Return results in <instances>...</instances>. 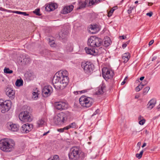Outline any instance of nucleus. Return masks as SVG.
Returning <instances> with one entry per match:
<instances>
[{"label":"nucleus","instance_id":"obj_59","mask_svg":"<svg viewBox=\"0 0 160 160\" xmlns=\"http://www.w3.org/2000/svg\"><path fill=\"white\" fill-rule=\"evenodd\" d=\"M125 83V81L124 80L121 83V85H123Z\"/></svg>","mask_w":160,"mask_h":160},{"label":"nucleus","instance_id":"obj_52","mask_svg":"<svg viewBox=\"0 0 160 160\" xmlns=\"http://www.w3.org/2000/svg\"><path fill=\"white\" fill-rule=\"evenodd\" d=\"M141 144V142H139L137 143V146L139 148H140Z\"/></svg>","mask_w":160,"mask_h":160},{"label":"nucleus","instance_id":"obj_1","mask_svg":"<svg viewBox=\"0 0 160 160\" xmlns=\"http://www.w3.org/2000/svg\"><path fill=\"white\" fill-rule=\"evenodd\" d=\"M58 76H55L52 82L55 88L58 90L63 89L69 82L68 73L66 70L59 71Z\"/></svg>","mask_w":160,"mask_h":160},{"label":"nucleus","instance_id":"obj_15","mask_svg":"<svg viewBox=\"0 0 160 160\" xmlns=\"http://www.w3.org/2000/svg\"><path fill=\"white\" fill-rule=\"evenodd\" d=\"M5 92L6 94L11 99H12L14 98L15 92L12 89L7 88L6 89Z\"/></svg>","mask_w":160,"mask_h":160},{"label":"nucleus","instance_id":"obj_12","mask_svg":"<svg viewBox=\"0 0 160 160\" xmlns=\"http://www.w3.org/2000/svg\"><path fill=\"white\" fill-rule=\"evenodd\" d=\"M33 128V125L27 123L23 125L21 128V131L23 133H27L29 132Z\"/></svg>","mask_w":160,"mask_h":160},{"label":"nucleus","instance_id":"obj_34","mask_svg":"<svg viewBox=\"0 0 160 160\" xmlns=\"http://www.w3.org/2000/svg\"><path fill=\"white\" fill-rule=\"evenodd\" d=\"M44 121L42 119L38 120L37 122V124L38 127H40L44 123Z\"/></svg>","mask_w":160,"mask_h":160},{"label":"nucleus","instance_id":"obj_57","mask_svg":"<svg viewBox=\"0 0 160 160\" xmlns=\"http://www.w3.org/2000/svg\"><path fill=\"white\" fill-rule=\"evenodd\" d=\"M144 78V77L143 76L142 77H140L139 78V79L141 81Z\"/></svg>","mask_w":160,"mask_h":160},{"label":"nucleus","instance_id":"obj_20","mask_svg":"<svg viewBox=\"0 0 160 160\" xmlns=\"http://www.w3.org/2000/svg\"><path fill=\"white\" fill-rule=\"evenodd\" d=\"M156 104V100L153 99H151L148 102L147 104L148 108L149 110L152 108Z\"/></svg>","mask_w":160,"mask_h":160},{"label":"nucleus","instance_id":"obj_35","mask_svg":"<svg viewBox=\"0 0 160 160\" xmlns=\"http://www.w3.org/2000/svg\"><path fill=\"white\" fill-rule=\"evenodd\" d=\"M143 150L141 151L140 152V153H137L136 154V157L139 159H140L142 157V155L143 153Z\"/></svg>","mask_w":160,"mask_h":160},{"label":"nucleus","instance_id":"obj_58","mask_svg":"<svg viewBox=\"0 0 160 160\" xmlns=\"http://www.w3.org/2000/svg\"><path fill=\"white\" fill-rule=\"evenodd\" d=\"M146 144H147L146 143H145V142L144 143L143 145L142 146V148H143L144 147H145V146H146Z\"/></svg>","mask_w":160,"mask_h":160},{"label":"nucleus","instance_id":"obj_53","mask_svg":"<svg viewBox=\"0 0 160 160\" xmlns=\"http://www.w3.org/2000/svg\"><path fill=\"white\" fill-rule=\"evenodd\" d=\"M49 131H48L46 132H45L43 134V136H45V135H47L48 133H49Z\"/></svg>","mask_w":160,"mask_h":160},{"label":"nucleus","instance_id":"obj_64","mask_svg":"<svg viewBox=\"0 0 160 160\" xmlns=\"http://www.w3.org/2000/svg\"><path fill=\"white\" fill-rule=\"evenodd\" d=\"M129 42L130 41H128L126 43H127V44H128Z\"/></svg>","mask_w":160,"mask_h":160},{"label":"nucleus","instance_id":"obj_49","mask_svg":"<svg viewBox=\"0 0 160 160\" xmlns=\"http://www.w3.org/2000/svg\"><path fill=\"white\" fill-rule=\"evenodd\" d=\"M87 92V90H83L82 91H77V92L78 93V92H80V93H84L85 92Z\"/></svg>","mask_w":160,"mask_h":160},{"label":"nucleus","instance_id":"obj_29","mask_svg":"<svg viewBox=\"0 0 160 160\" xmlns=\"http://www.w3.org/2000/svg\"><path fill=\"white\" fill-rule=\"evenodd\" d=\"M23 83V82L22 79H18L15 83V85L17 87H20L22 86Z\"/></svg>","mask_w":160,"mask_h":160},{"label":"nucleus","instance_id":"obj_51","mask_svg":"<svg viewBox=\"0 0 160 160\" xmlns=\"http://www.w3.org/2000/svg\"><path fill=\"white\" fill-rule=\"evenodd\" d=\"M127 46V44L126 43H124L122 44V47L123 48H125Z\"/></svg>","mask_w":160,"mask_h":160},{"label":"nucleus","instance_id":"obj_46","mask_svg":"<svg viewBox=\"0 0 160 160\" xmlns=\"http://www.w3.org/2000/svg\"><path fill=\"white\" fill-rule=\"evenodd\" d=\"M140 85H139L136 88V90L137 92H138L140 90Z\"/></svg>","mask_w":160,"mask_h":160},{"label":"nucleus","instance_id":"obj_61","mask_svg":"<svg viewBox=\"0 0 160 160\" xmlns=\"http://www.w3.org/2000/svg\"><path fill=\"white\" fill-rule=\"evenodd\" d=\"M142 118H143L141 116H140L138 117V119L140 120H142Z\"/></svg>","mask_w":160,"mask_h":160},{"label":"nucleus","instance_id":"obj_13","mask_svg":"<svg viewBox=\"0 0 160 160\" xmlns=\"http://www.w3.org/2000/svg\"><path fill=\"white\" fill-rule=\"evenodd\" d=\"M52 91V88L51 86H45L42 90V95L43 97H47L50 95Z\"/></svg>","mask_w":160,"mask_h":160},{"label":"nucleus","instance_id":"obj_18","mask_svg":"<svg viewBox=\"0 0 160 160\" xmlns=\"http://www.w3.org/2000/svg\"><path fill=\"white\" fill-rule=\"evenodd\" d=\"M8 128L9 130L13 132H16L19 130V126L16 124H8Z\"/></svg>","mask_w":160,"mask_h":160},{"label":"nucleus","instance_id":"obj_39","mask_svg":"<svg viewBox=\"0 0 160 160\" xmlns=\"http://www.w3.org/2000/svg\"><path fill=\"white\" fill-rule=\"evenodd\" d=\"M114 8V9L113 8L111 10L108 12V16L109 17H110L112 16V13L116 9L115 8H116V7H113V8Z\"/></svg>","mask_w":160,"mask_h":160},{"label":"nucleus","instance_id":"obj_47","mask_svg":"<svg viewBox=\"0 0 160 160\" xmlns=\"http://www.w3.org/2000/svg\"><path fill=\"white\" fill-rule=\"evenodd\" d=\"M152 12H150L149 13H148L146 14V15L147 16H149L150 17H151L152 15Z\"/></svg>","mask_w":160,"mask_h":160},{"label":"nucleus","instance_id":"obj_10","mask_svg":"<svg viewBox=\"0 0 160 160\" xmlns=\"http://www.w3.org/2000/svg\"><path fill=\"white\" fill-rule=\"evenodd\" d=\"M19 119L24 122H30L32 120V118L29 115V112L24 111L21 112L19 115Z\"/></svg>","mask_w":160,"mask_h":160},{"label":"nucleus","instance_id":"obj_4","mask_svg":"<svg viewBox=\"0 0 160 160\" xmlns=\"http://www.w3.org/2000/svg\"><path fill=\"white\" fill-rule=\"evenodd\" d=\"M88 46L93 48L98 47L102 44V40L95 36H92L88 39Z\"/></svg>","mask_w":160,"mask_h":160},{"label":"nucleus","instance_id":"obj_28","mask_svg":"<svg viewBox=\"0 0 160 160\" xmlns=\"http://www.w3.org/2000/svg\"><path fill=\"white\" fill-rule=\"evenodd\" d=\"M40 92L36 89L32 93V98L35 100L37 99Z\"/></svg>","mask_w":160,"mask_h":160},{"label":"nucleus","instance_id":"obj_56","mask_svg":"<svg viewBox=\"0 0 160 160\" xmlns=\"http://www.w3.org/2000/svg\"><path fill=\"white\" fill-rule=\"evenodd\" d=\"M120 38H122V39H124L126 38V37L124 38L123 36H120Z\"/></svg>","mask_w":160,"mask_h":160},{"label":"nucleus","instance_id":"obj_25","mask_svg":"<svg viewBox=\"0 0 160 160\" xmlns=\"http://www.w3.org/2000/svg\"><path fill=\"white\" fill-rule=\"evenodd\" d=\"M66 51L68 52H71L73 50V45L71 43H69L66 45Z\"/></svg>","mask_w":160,"mask_h":160},{"label":"nucleus","instance_id":"obj_17","mask_svg":"<svg viewBox=\"0 0 160 160\" xmlns=\"http://www.w3.org/2000/svg\"><path fill=\"white\" fill-rule=\"evenodd\" d=\"M57 8V5L56 3H51L46 5L45 10L47 11H53Z\"/></svg>","mask_w":160,"mask_h":160},{"label":"nucleus","instance_id":"obj_44","mask_svg":"<svg viewBox=\"0 0 160 160\" xmlns=\"http://www.w3.org/2000/svg\"><path fill=\"white\" fill-rule=\"evenodd\" d=\"M26 75H28L29 78V79H32V74L31 72H28Z\"/></svg>","mask_w":160,"mask_h":160},{"label":"nucleus","instance_id":"obj_21","mask_svg":"<svg viewBox=\"0 0 160 160\" xmlns=\"http://www.w3.org/2000/svg\"><path fill=\"white\" fill-rule=\"evenodd\" d=\"M85 50L86 52L88 54L91 55L95 56L97 53L96 52L95 50L94 49H91L88 48L86 47L85 48Z\"/></svg>","mask_w":160,"mask_h":160},{"label":"nucleus","instance_id":"obj_33","mask_svg":"<svg viewBox=\"0 0 160 160\" xmlns=\"http://www.w3.org/2000/svg\"><path fill=\"white\" fill-rule=\"evenodd\" d=\"M13 12L19 14H22L24 16H28L29 15L26 12H21L18 11H16Z\"/></svg>","mask_w":160,"mask_h":160},{"label":"nucleus","instance_id":"obj_41","mask_svg":"<svg viewBox=\"0 0 160 160\" xmlns=\"http://www.w3.org/2000/svg\"><path fill=\"white\" fill-rule=\"evenodd\" d=\"M49 44L51 47H54L55 46V44L54 41L49 42Z\"/></svg>","mask_w":160,"mask_h":160},{"label":"nucleus","instance_id":"obj_42","mask_svg":"<svg viewBox=\"0 0 160 160\" xmlns=\"http://www.w3.org/2000/svg\"><path fill=\"white\" fill-rule=\"evenodd\" d=\"M145 119H142V120H140L139 122V123L140 125H143V124L145 123Z\"/></svg>","mask_w":160,"mask_h":160},{"label":"nucleus","instance_id":"obj_63","mask_svg":"<svg viewBox=\"0 0 160 160\" xmlns=\"http://www.w3.org/2000/svg\"><path fill=\"white\" fill-rule=\"evenodd\" d=\"M48 160H54V159L52 158H49Z\"/></svg>","mask_w":160,"mask_h":160},{"label":"nucleus","instance_id":"obj_48","mask_svg":"<svg viewBox=\"0 0 160 160\" xmlns=\"http://www.w3.org/2000/svg\"><path fill=\"white\" fill-rule=\"evenodd\" d=\"M154 41L153 40H151L149 43V45L150 46L154 42Z\"/></svg>","mask_w":160,"mask_h":160},{"label":"nucleus","instance_id":"obj_8","mask_svg":"<svg viewBox=\"0 0 160 160\" xmlns=\"http://www.w3.org/2000/svg\"><path fill=\"white\" fill-rule=\"evenodd\" d=\"M0 100V108L2 113H4L9 111L11 108V102L10 101L7 100L1 102Z\"/></svg>","mask_w":160,"mask_h":160},{"label":"nucleus","instance_id":"obj_38","mask_svg":"<svg viewBox=\"0 0 160 160\" xmlns=\"http://www.w3.org/2000/svg\"><path fill=\"white\" fill-rule=\"evenodd\" d=\"M68 130V128L67 127H65L63 128L58 129L57 131L58 132H64V130Z\"/></svg>","mask_w":160,"mask_h":160},{"label":"nucleus","instance_id":"obj_23","mask_svg":"<svg viewBox=\"0 0 160 160\" xmlns=\"http://www.w3.org/2000/svg\"><path fill=\"white\" fill-rule=\"evenodd\" d=\"M102 0H85V2L88 3V6L97 4Z\"/></svg>","mask_w":160,"mask_h":160},{"label":"nucleus","instance_id":"obj_14","mask_svg":"<svg viewBox=\"0 0 160 160\" xmlns=\"http://www.w3.org/2000/svg\"><path fill=\"white\" fill-rule=\"evenodd\" d=\"M30 61V58L28 56H23L22 57L20 56L18 58V62L21 63L22 65H26L29 63Z\"/></svg>","mask_w":160,"mask_h":160},{"label":"nucleus","instance_id":"obj_31","mask_svg":"<svg viewBox=\"0 0 160 160\" xmlns=\"http://www.w3.org/2000/svg\"><path fill=\"white\" fill-rule=\"evenodd\" d=\"M4 72L5 73L11 74L13 72V71L8 68H5L4 69Z\"/></svg>","mask_w":160,"mask_h":160},{"label":"nucleus","instance_id":"obj_9","mask_svg":"<svg viewBox=\"0 0 160 160\" xmlns=\"http://www.w3.org/2000/svg\"><path fill=\"white\" fill-rule=\"evenodd\" d=\"M102 74L103 77L106 80L112 78L114 75L112 70L106 68L102 69Z\"/></svg>","mask_w":160,"mask_h":160},{"label":"nucleus","instance_id":"obj_2","mask_svg":"<svg viewBox=\"0 0 160 160\" xmlns=\"http://www.w3.org/2000/svg\"><path fill=\"white\" fill-rule=\"evenodd\" d=\"M15 143L12 139L4 138L0 140V149L5 152H10L14 148Z\"/></svg>","mask_w":160,"mask_h":160},{"label":"nucleus","instance_id":"obj_5","mask_svg":"<svg viewBox=\"0 0 160 160\" xmlns=\"http://www.w3.org/2000/svg\"><path fill=\"white\" fill-rule=\"evenodd\" d=\"M68 114V112L64 113L62 112L58 113L54 118L55 124L58 125L63 123L64 121L67 120Z\"/></svg>","mask_w":160,"mask_h":160},{"label":"nucleus","instance_id":"obj_60","mask_svg":"<svg viewBox=\"0 0 160 160\" xmlns=\"http://www.w3.org/2000/svg\"><path fill=\"white\" fill-rule=\"evenodd\" d=\"M152 4H153V3H150V2L148 3V5L149 6H151V5H152Z\"/></svg>","mask_w":160,"mask_h":160},{"label":"nucleus","instance_id":"obj_22","mask_svg":"<svg viewBox=\"0 0 160 160\" xmlns=\"http://www.w3.org/2000/svg\"><path fill=\"white\" fill-rule=\"evenodd\" d=\"M73 5L66 6L64 7L62 11L63 13L66 14L70 12L73 9Z\"/></svg>","mask_w":160,"mask_h":160},{"label":"nucleus","instance_id":"obj_26","mask_svg":"<svg viewBox=\"0 0 160 160\" xmlns=\"http://www.w3.org/2000/svg\"><path fill=\"white\" fill-rule=\"evenodd\" d=\"M68 32L67 31H65L64 30H62L59 33L60 37L62 39L68 36Z\"/></svg>","mask_w":160,"mask_h":160},{"label":"nucleus","instance_id":"obj_6","mask_svg":"<svg viewBox=\"0 0 160 160\" xmlns=\"http://www.w3.org/2000/svg\"><path fill=\"white\" fill-rule=\"evenodd\" d=\"M81 67L83 69L84 72L88 75L91 74L94 69V65L89 62H82Z\"/></svg>","mask_w":160,"mask_h":160},{"label":"nucleus","instance_id":"obj_19","mask_svg":"<svg viewBox=\"0 0 160 160\" xmlns=\"http://www.w3.org/2000/svg\"><path fill=\"white\" fill-rule=\"evenodd\" d=\"M89 29L92 31V33H95L100 30V28L99 26L97 25H91L89 28Z\"/></svg>","mask_w":160,"mask_h":160},{"label":"nucleus","instance_id":"obj_45","mask_svg":"<svg viewBox=\"0 0 160 160\" xmlns=\"http://www.w3.org/2000/svg\"><path fill=\"white\" fill-rule=\"evenodd\" d=\"M99 112V110L98 109H97L95 112L93 113V114H92V116H94L96 114L98 113Z\"/></svg>","mask_w":160,"mask_h":160},{"label":"nucleus","instance_id":"obj_55","mask_svg":"<svg viewBox=\"0 0 160 160\" xmlns=\"http://www.w3.org/2000/svg\"><path fill=\"white\" fill-rule=\"evenodd\" d=\"M140 85L141 89L142 88H143V86H144L145 85L144 84H143L142 82L141 83Z\"/></svg>","mask_w":160,"mask_h":160},{"label":"nucleus","instance_id":"obj_62","mask_svg":"<svg viewBox=\"0 0 160 160\" xmlns=\"http://www.w3.org/2000/svg\"><path fill=\"white\" fill-rule=\"evenodd\" d=\"M156 58V57H153V58H152V60L153 61L154 60H155Z\"/></svg>","mask_w":160,"mask_h":160},{"label":"nucleus","instance_id":"obj_27","mask_svg":"<svg viewBox=\"0 0 160 160\" xmlns=\"http://www.w3.org/2000/svg\"><path fill=\"white\" fill-rule=\"evenodd\" d=\"M111 43V41L108 37H107L104 39L103 45L105 47L109 46Z\"/></svg>","mask_w":160,"mask_h":160},{"label":"nucleus","instance_id":"obj_7","mask_svg":"<svg viewBox=\"0 0 160 160\" xmlns=\"http://www.w3.org/2000/svg\"><path fill=\"white\" fill-rule=\"evenodd\" d=\"M79 101L82 106L86 108L90 107L92 103V100L91 98L84 96L81 97L79 99Z\"/></svg>","mask_w":160,"mask_h":160},{"label":"nucleus","instance_id":"obj_32","mask_svg":"<svg viewBox=\"0 0 160 160\" xmlns=\"http://www.w3.org/2000/svg\"><path fill=\"white\" fill-rule=\"evenodd\" d=\"M76 124L75 122H73L70 124L67 127L68 128V130L70 128H75L76 127Z\"/></svg>","mask_w":160,"mask_h":160},{"label":"nucleus","instance_id":"obj_43","mask_svg":"<svg viewBox=\"0 0 160 160\" xmlns=\"http://www.w3.org/2000/svg\"><path fill=\"white\" fill-rule=\"evenodd\" d=\"M53 158L54 160H59V157L58 155H54L53 157Z\"/></svg>","mask_w":160,"mask_h":160},{"label":"nucleus","instance_id":"obj_40","mask_svg":"<svg viewBox=\"0 0 160 160\" xmlns=\"http://www.w3.org/2000/svg\"><path fill=\"white\" fill-rule=\"evenodd\" d=\"M135 8V7L134 6H130L128 10V14L131 13L132 11Z\"/></svg>","mask_w":160,"mask_h":160},{"label":"nucleus","instance_id":"obj_16","mask_svg":"<svg viewBox=\"0 0 160 160\" xmlns=\"http://www.w3.org/2000/svg\"><path fill=\"white\" fill-rule=\"evenodd\" d=\"M106 91V87L105 85L102 84L97 88L96 93L97 95L102 94Z\"/></svg>","mask_w":160,"mask_h":160},{"label":"nucleus","instance_id":"obj_54","mask_svg":"<svg viewBox=\"0 0 160 160\" xmlns=\"http://www.w3.org/2000/svg\"><path fill=\"white\" fill-rule=\"evenodd\" d=\"M140 85L141 89L142 88H143V86H144L145 85L144 84H143L142 82L141 83Z\"/></svg>","mask_w":160,"mask_h":160},{"label":"nucleus","instance_id":"obj_11","mask_svg":"<svg viewBox=\"0 0 160 160\" xmlns=\"http://www.w3.org/2000/svg\"><path fill=\"white\" fill-rule=\"evenodd\" d=\"M55 107L56 109L62 110L67 109L68 108V105L65 102H59L55 103Z\"/></svg>","mask_w":160,"mask_h":160},{"label":"nucleus","instance_id":"obj_36","mask_svg":"<svg viewBox=\"0 0 160 160\" xmlns=\"http://www.w3.org/2000/svg\"><path fill=\"white\" fill-rule=\"evenodd\" d=\"M36 15L40 16L41 14L40 13V9L37 8L33 12Z\"/></svg>","mask_w":160,"mask_h":160},{"label":"nucleus","instance_id":"obj_24","mask_svg":"<svg viewBox=\"0 0 160 160\" xmlns=\"http://www.w3.org/2000/svg\"><path fill=\"white\" fill-rule=\"evenodd\" d=\"M130 58V54L129 53H125L123 54L122 59L124 63L127 62L129 60Z\"/></svg>","mask_w":160,"mask_h":160},{"label":"nucleus","instance_id":"obj_30","mask_svg":"<svg viewBox=\"0 0 160 160\" xmlns=\"http://www.w3.org/2000/svg\"><path fill=\"white\" fill-rule=\"evenodd\" d=\"M86 6H88V3L85 2V1L84 2H82L79 3V6L78 8L79 9H80L85 8Z\"/></svg>","mask_w":160,"mask_h":160},{"label":"nucleus","instance_id":"obj_50","mask_svg":"<svg viewBox=\"0 0 160 160\" xmlns=\"http://www.w3.org/2000/svg\"><path fill=\"white\" fill-rule=\"evenodd\" d=\"M0 10L2 11H7V12L8 11V10L5 9L4 8H3L2 7L0 8Z\"/></svg>","mask_w":160,"mask_h":160},{"label":"nucleus","instance_id":"obj_37","mask_svg":"<svg viewBox=\"0 0 160 160\" xmlns=\"http://www.w3.org/2000/svg\"><path fill=\"white\" fill-rule=\"evenodd\" d=\"M150 89V88L149 87H147L145 88L143 90V94L144 95H146Z\"/></svg>","mask_w":160,"mask_h":160},{"label":"nucleus","instance_id":"obj_3","mask_svg":"<svg viewBox=\"0 0 160 160\" xmlns=\"http://www.w3.org/2000/svg\"><path fill=\"white\" fill-rule=\"evenodd\" d=\"M81 151L78 147H72L68 154L70 160H78L80 158Z\"/></svg>","mask_w":160,"mask_h":160}]
</instances>
